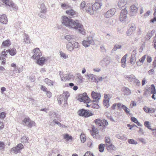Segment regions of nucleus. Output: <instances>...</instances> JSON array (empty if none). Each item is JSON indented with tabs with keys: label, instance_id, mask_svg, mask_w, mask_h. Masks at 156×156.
<instances>
[{
	"label": "nucleus",
	"instance_id": "obj_1",
	"mask_svg": "<svg viewBox=\"0 0 156 156\" xmlns=\"http://www.w3.org/2000/svg\"><path fill=\"white\" fill-rule=\"evenodd\" d=\"M62 23L70 29L78 30L79 32L83 35L85 34L83 25L78 20H74L66 16L62 17Z\"/></svg>",
	"mask_w": 156,
	"mask_h": 156
},
{
	"label": "nucleus",
	"instance_id": "obj_2",
	"mask_svg": "<svg viewBox=\"0 0 156 156\" xmlns=\"http://www.w3.org/2000/svg\"><path fill=\"white\" fill-rule=\"evenodd\" d=\"M94 122L95 123L100 127V128L102 130L105 129L106 127L108 125L107 121L105 119L101 120L98 119L95 120Z\"/></svg>",
	"mask_w": 156,
	"mask_h": 156
},
{
	"label": "nucleus",
	"instance_id": "obj_3",
	"mask_svg": "<svg viewBox=\"0 0 156 156\" xmlns=\"http://www.w3.org/2000/svg\"><path fill=\"white\" fill-rule=\"evenodd\" d=\"M127 11L126 9L125 8L122 9L120 14L119 20L120 21L123 23H128L127 20Z\"/></svg>",
	"mask_w": 156,
	"mask_h": 156
},
{
	"label": "nucleus",
	"instance_id": "obj_4",
	"mask_svg": "<svg viewBox=\"0 0 156 156\" xmlns=\"http://www.w3.org/2000/svg\"><path fill=\"white\" fill-rule=\"evenodd\" d=\"M22 124L24 126L31 128L36 126V123L33 121L30 120L29 117L25 118L22 121Z\"/></svg>",
	"mask_w": 156,
	"mask_h": 156
},
{
	"label": "nucleus",
	"instance_id": "obj_5",
	"mask_svg": "<svg viewBox=\"0 0 156 156\" xmlns=\"http://www.w3.org/2000/svg\"><path fill=\"white\" fill-rule=\"evenodd\" d=\"M33 55L31 58L34 60H36L42 56V53L39 48H37L33 51Z\"/></svg>",
	"mask_w": 156,
	"mask_h": 156
},
{
	"label": "nucleus",
	"instance_id": "obj_6",
	"mask_svg": "<svg viewBox=\"0 0 156 156\" xmlns=\"http://www.w3.org/2000/svg\"><path fill=\"white\" fill-rule=\"evenodd\" d=\"M24 148L23 145L21 143L18 144L16 146L12 148L11 150V152L17 154L20 153L21 151Z\"/></svg>",
	"mask_w": 156,
	"mask_h": 156
},
{
	"label": "nucleus",
	"instance_id": "obj_7",
	"mask_svg": "<svg viewBox=\"0 0 156 156\" xmlns=\"http://www.w3.org/2000/svg\"><path fill=\"white\" fill-rule=\"evenodd\" d=\"M94 41L92 37H89L83 41L82 44L86 48L89 47L91 44H94Z\"/></svg>",
	"mask_w": 156,
	"mask_h": 156
},
{
	"label": "nucleus",
	"instance_id": "obj_8",
	"mask_svg": "<svg viewBox=\"0 0 156 156\" xmlns=\"http://www.w3.org/2000/svg\"><path fill=\"white\" fill-rule=\"evenodd\" d=\"M78 114L79 115L85 117H88L93 115V114L88 110L83 109L79 110L78 112Z\"/></svg>",
	"mask_w": 156,
	"mask_h": 156
},
{
	"label": "nucleus",
	"instance_id": "obj_9",
	"mask_svg": "<svg viewBox=\"0 0 156 156\" xmlns=\"http://www.w3.org/2000/svg\"><path fill=\"white\" fill-rule=\"evenodd\" d=\"M8 7L17 9V7L14 3L13 2L10 0H1Z\"/></svg>",
	"mask_w": 156,
	"mask_h": 156
},
{
	"label": "nucleus",
	"instance_id": "obj_10",
	"mask_svg": "<svg viewBox=\"0 0 156 156\" xmlns=\"http://www.w3.org/2000/svg\"><path fill=\"white\" fill-rule=\"evenodd\" d=\"M78 100L80 101L83 102L87 103H89L90 101V98L87 95L86 93H84L83 94L80 95Z\"/></svg>",
	"mask_w": 156,
	"mask_h": 156
},
{
	"label": "nucleus",
	"instance_id": "obj_11",
	"mask_svg": "<svg viewBox=\"0 0 156 156\" xmlns=\"http://www.w3.org/2000/svg\"><path fill=\"white\" fill-rule=\"evenodd\" d=\"M91 95L92 98L95 100H93L92 101V102L96 101V102L98 103L101 99V95L100 93L92 91L91 93Z\"/></svg>",
	"mask_w": 156,
	"mask_h": 156
},
{
	"label": "nucleus",
	"instance_id": "obj_12",
	"mask_svg": "<svg viewBox=\"0 0 156 156\" xmlns=\"http://www.w3.org/2000/svg\"><path fill=\"white\" fill-rule=\"evenodd\" d=\"M91 134L94 138L99 139L101 137V136L99 134L98 129L94 127L92 128V131H91Z\"/></svg>",
	"mask_w": 156,
	"mask_h": 156
},
{
	"label": "nucleus",
	"instance_id": "obj_13",
	"mask_svg": "<svg viewBox=\"0 0 156 156\" xmlns=\"http://www.w3.org/2000/svg\"><path fill=\"white\" fill-rule=\"evenodd\" d=\"M102 0H95V2L92 5L94 11L99 9L102 6Z\"/></svg>",
	"mask_w": 156,
	"mask_h": 156
},
{
	"label": "nucleus",
	"instance_id": "obj_14",
	"mask_svg": "<svg viewBox=\"0 0 156 156\" xmlns=\"http://www.w3.org/2000/svg\"><path fill=\"white\" fill-rule=\"evenodd\" d=\"M85 11H86L91 15H92L94 14V9L93 6L90 3H88L87 5Z\"/></svg>",
	"mask_w": 156,
	"mask_h": 156
},
{
	"label": "nucleus",
	"instance_id": "obj_15",
	"mask_svg": "<svg viewBox=\"0 0 156 156\" xmlns=\"http://www.w3.org/2000/svg\"><path fill=\"white\" fill-rule=\"evenodd\" d=\"M46 61H47V60L45 57L41 56L36 60L35 62L38 65L42 66L45 63Z\"/></svg>",
	"mask_w": 156,
	"mask_h": 156
},
{
	"label": "nucleus",
	"instance_id": "obj_16",
	"mask_svg": "<svg viewBox=\"0 0 156 156\" xmlns=\"http://www.w3.org/2000/svg\"><path fill=\"white\" fill-rule=\"evenodd\" d=\"M115 12L116 9L115 8H112L106 12L105 16L107 18L111 17L115 14Z\"/></svg>",
	"mask_w": 156,
	"mask_h": 156
},
{
	"label": "nucleus",
	"instance_id": "obj_17",
	"mask_svg": "<svg viewBox=\"0 0 156 156\" xmlns=\"http://www.w3.org/2000/svg\"><path fill=\"white\" fill-rule=\"evenodd\" d=\"M67 13L70 18L75 17L77 16V13L73 9H70L66 11Z\"/></svg>",
	"mask_w": 156,
	"mask_h": 156
},
{
	"label": "nucleus",
	"instance_id": "obj_18",
	"mask_svg": "<svg viewBox=\"0 0 156 156\" xmlns=\"http://www.w3.org/2000/svg\"><path fill=\"white\" fill-rule=\"evenodd\" d=\"M131 15L134 16L137 13L138 10V8L134 5H132L130 8Z\"/></svg>",
	"mask_w": 156,
	"mask_h": 156
},
{
	"label": "nucleus",
	"instance_id": "obj_19",
	"mask_svg": "<svg viewBox=\"0 0 156 156\" xmlns=\"http://www.w3.org/2000/svg\"><path fill=\"white\" fill-rule=\"evenodd\" d=\"M125 96H128L130 95L131 94V90L128 88L126 87H123L121 90Z\"/></svg>",
	"mask_w": 156,
	"mask_h": 156
},
{
	"label": "nucleus",
	"instance_id": "obj_20",
	"mask_svg": "<svg viewBox=\"0 0 156 156\" xmlns=\"http://www.w3.org/2000/svg\"><path fill=\"white\" fill-rule=\"evenodd\" d=\"M8 22L7 17L5 14L0 15V23L6 24Z\"/></svg>",
	"mask_w": 156,
	"mask_h": 156
},
{
	"label": "nucleus",
	"instance_id": "obj_21",
	"mask_svg": "<svg viewBox=\"0 0 156 156\" xmlns=\"http://www.w3.org/2000/svg\"><path fill=\"white\" fill-rule=\"evenodd\" d=\"M128 55L126 54L122 58L121 60V66L124 68L126 67V58L127 56Z\"/></svg>",
	"mask_w": 156,
	"mask_h": 156
},
{
	"label": "nucleus",
	"instance_id": "obj_22",
	"mask_svg": "<svg viewBox=\"0 0 156 156\" xmlns=\"http://www.w3.org/2000/svg\"><path fill=\"white\" fill-rule=\"evenodd\" d=\"M125 78L129 82H133L135 80V76L133 75H129L125 76Z\"/></svg>",
	"mask_w": 156,
	"mask_h": 156
},
{
	"label": "nucleus",
	"instance_id": "obj_23",
	"mask_svg": "<svg viewBox=\"0 0 156 156\" xmlns=\"http://www.w3.org/2000/svg\"><path fill=\"white\" fill-rule=\"evenodd\" d=\"M65 39L69 42H72L76 40V37L73 35H66L65 37Z\"/></svg>",
	"mask_w": 156,
	"mask_h": 156
},
{
	"label": "nucleus",
	"instance_id": "obj_24",
	"mask_svg": "<svg viewBox=\"0 0 156 156\" xmlns=\"http://www.w3.org/2000/svg\"><path fill=\"white\" fill-rule=\"evenodd\" d=\"M66 48L70 52L73 51L74 50L73 45L70 42H69L68 43L66 44Z\"/></svg>",
	"mask_w": 156,
	"mask_h": 156
},
{
	"label": "nucleus",
	"instance_id": "obj_25",
	"mask_svg": "<svg viewBox=\"0 0 156 156\" xmlns=\"http://www.w3.org/2000/svg\"><path fill=\"white\" fill-rule=\"evenodd\" d=\"M69 94L67 91H66L63 93L62 95V98H63L65 104L67 103V99L69 96Z\"/></svg>",
	"mask_w": 156,
	"mask_h": 156
},
{
	"label": "nucleus",
	"instance_id": "obj_26",
	"mask_svg": "<svg viewBox=\"0 0 156 156\" xmlns=\"http://www.w3.org/2000/svg\"><path fill=\"white\" fill-rule=\"evenodd\" d=\"M30 141L29 139L28 136H24L21 139V142L23 144L26 143H29Z\"/></svg>",
	"mask_w": 156,
	"mask_h": 156
},
{
	"label": "nucleus",
	"instance_id": "obj_27",
	"mask_svg": "<svg viewBox=\"0 0 156 156\" xmlns=\"http://www.w3.org/2000/svg\"><path fill=\"white\" fill-rule=\"evenodd\" d=\"M84 78L80 73L77 74V77L76 80L77 82L79 83H81L83 82Z\"/></svg>",
	"mask_w": 156,
	"mask_h": 156
},
{
	"label": "nucleus",
	"instance_id": "obj_28",
	"mask_svg": "<svg viewBox=\"0 0 156 156\" xmlns=\"http://www.w3.org/2000/svg\"><path fill=\"white\" fill-rule=\"evenodd\" d=\"M11 67L14 68V69L12 71L13 73L12 74H11V75L12 76H13V74H14L15 73H16V72H17L18 67L15 63H12L11 64Z\"/></svg>",
	"mask_w": 156,
	"mask_h": 156
},
{
	"label": "nucleus",
	"instance_id": "obj_29",
	"mask_svg": "<svg viewBox=\"0 0 156 156\" xmlns=\"http://www.w3.org/2000/svg\"><path fill=\"white\" fill-rule=\"evenodd\" d=\"M23 42L25 44H28L30 43V39L28 35L25 34L23 36Z\"/></svg>",
	"mask_w": 156,
	"mask_h": 156
},
{
	"label": "nucleus",
	"instance_id": "obj_30",
	"mask_svg": "<svg viewBox=\"0 0 156 156\" xmlns=\"http://www.w3.org/2000/svg\"><path fill=\"white\" fill-rule=\"evenodd\" d=\"M127 0H120L118 3V5L119 8L124 7L127 3Z\"/></svg>",
	"mask_w": 156,
	"mask_h": 156
},
{
	"label": "nucleus",
	"instance_id": "obj_31",
	"mask_svg": "<svg viewBox=\"0 0 156 156\" xmlns=\"http://www.w3.org/2000/svg\"><path fill=\"white\" fill-rule=\"evenodd\" d=\"M149 90H150L151 94H156V89L154 85H151Z\"/></svg>",
	"mask_w": 156,
	"mask_h": 156
},
{
	"label": "nucleus",
	"instance_id": "obj_32",
	"mask_svg": "<svg viewBox=\"0 0 156 156\" xmlns=\"http://www.w3.org/2000/svg\"><path fill=\"white\" fill-rule=\"evenodd\" d=\"M86 5L85 2L84 1L82 2L80 5V9L83 11H85Z\"/></svg>",
	"mask_w": 156,
	"mask_h": 156
},
{
	"label": "nucleus",
	"instance_id": "obj_33",
	"mask_svg": "<svg viewBox=\"0 0 156 156\" xmlns=\"http://www.w3.org/2000/svg\"><path fill=\"white\" fill-rule=\"evenodd\" d=\"M115 136L117 138L120 139L122 140H127V137L125 135H123L122 136H120V134H117Z\"/></svg>",
	"mask_w": 156,
	"mask_h": 156
},
{
	"label": "nucleus",
	"instance_id": "obj_34",
	"mask_svg": "<svg viewBox=\"0 0 156 156\" xmlns=\"http://www.w3.org/2000/svg\"><path fill=\"white\" fill-rule=\"evenodd\" d=\"M106 147L107 150L109 151H111L112 150L115 151L116 149L115 147L113 145H112V144L107 145Z\"/></svg>",
	"mask_w": 156,
	"mask_h": 156
},
{
	"label": "nucleus",
	"instance_id": "obj_35",
	"mask_svg": "<svg viewBox=\"0 0 156 156\" xmlns=\"http://www.w3.org/2000/svg\"><path fill=\"white\" fill-rule=\"evenodd\" d=\"M40 12L45 13L46 12V8L44 3H42L40 6Z\"/></svg>",
	"mask_w": 156,
	"mask_h": 156
},
{
	"label": "nucleus",
	"instance_id": "obj_36",
	"mask_svg": "<svg viewBox=\"0 0 156 156\" xmlns=\"http://www.w3.org/2000/svg\"><path fill=\"white\" fill-rule=\"evenodd\" d=\"M11 44V43L10 41L8 40L4 41L2 44V46L4 47H8Z\"/></svg>",
	"mask_w": 156,
	"mask_h": 156
},
{
	"label": "nucleus",
	"instance_id": "obj_37",
	"mask_svg": "<svg viewBox=\"0 0 156 156\" xmlns=\"http://www.w3.org/2000/svg\"><path fill=\"white\" fill-rule=\"evenodd\" d=\"M9 54L12 56L15 55L16 53V51L15 48L11 49L8 50Z\"/></svg>",
	"mask_w": 156,
	"mask_h": 156
},
{
	"label": "nucleus",
	"instance_id": "obj_38",
	"mask_svg": "<svg viewBox=\"0 0 156 156\" xmlns=\"http://www.w3.org/2000/svg\"><path fill=\"white\" fill-rule=\"evenodd\" d=\"M63 138L64 139H65L66 140L68 141L69 140H72L73 137L68 134H65L62 135Z\"/></svg>",
	"mask_w": 156,
	"mask_h": 156
},
{
	"label": "nucleus",
	"instance_id": "obj_39",
	"mask_svg": "<svg viewBox=\"0 0 156 156\" xmlns=\"http://www.w3.org/2000/svg\"><path fill=\"white\" fill-rule=\"evenodd\" d=\"M86 76L88 77L89 80H94L96 79V76L93 74H87Z\"/></svg>",
	"mask_w": 156,
	"mask_h": 156
},
{
	"label": "nucleus",
	"instance_id": "obj_40",
	"mask_svg": "<svg viewBox=\"0 0 156 156\" xmlns=\"http://www.w3.org/2000/svg\"><path fill=\"white\" fill-rule=\"evenodd\" d=\"M136 62L135 55H132L130 58L129 62L131 64H134Z\"/></svg>",
	"mask_w": 156,
	"mask_h": 156
},
{
	"label": "nucleus",
	"instance_id": "obj_41",
	"mask_svg": "<svg viewBox=\"0 0 156 156\" xmlns=\"http://www.w3.org/2000/svg\"><path fill=\"white\" fill-rule=\"evenodd\" d=\"M103 59L104 60L105 66H107L109 65L110 63V58L108 57H106L104 58Z\"/></svg>",
	"mask_w": 156,
	"mask_h": 156
},
{
	"label": "nucleus",
	"instance_id": "obj_42",
	"mask_svg": "<svg viewBox=\"0 0 156 156\" xmlns=\"http://www.w3.org/2000/svg\"><path fill=\"white\" fill-rule=\"evenodd\" d=\"M44 82L49 86H51L53 85V82L48 78L45 79Z\"/></svg>",
	"mask_w": 156,
	"mask_h": 156
},
{
	"label": "nucleus",
	"instance_id": "obj_43",
	"mask_svg": "<svg viewBox=\"0 0 156 156\" xmlns=\"http://www.w3.org/2000/svg\"><path fill=\"white\" fill-rule=\"evenodd\" d=\"M105 144H100L99 146V151L101 152H103L105 148Z\"/></svg>",
	"mask_w": 156,
	"mask_h": 156
},
{
	"label": "nucleus",
	"instance_id": "obj_44",
	"mask_svg": "<svg viewBox=\"0 0 156 156\" xmlns=\"http://www.w3.org/2000/svg\"><path fill=\"white\" fill-rule=\"evenodd\" d=\"M60 56L64 59H67L68 58V55L62 51L59 52Z\"/></svg>",
	"mask_w": 156,
	"mask_h": 156
},
{
	"label": "nucleus",
	"instance_id": "obj_45",
	"mask_svg": "<svg viewBox=\"0 0 156 156\" xmlns=\"http://www.w3.org/2000/svg\"><path fill=\"white\" fill-rule=\"evenodd\" d=\"M8 51H5V50L3 51H2V54L1 55L2 57V59L5 58V57H6L7 55Z\"/></svg>",
	"mask_w": 156,
	"mask_h": 156
},
{
	"label": "nucleus",
	"instance_id": "obj_46",
	"mask_svg": "<svg viewBox=\"0 0 156 156\" xmlns=\"http://www.w3.org/2000/svg\"><path fill=\"white\" fill-rule=\"evenodd\" d=\"M80 137L82 142L84 143L86 141V137L84 134L82 133L81 134Z\"/></svg>",
	"mask_w": 156,
	"mask_h": 156
},
{
	"label": "nucleus",
	"instance_id": "obj_47",
	"mask_svg": "<svg viewBox=\"0 0 156 156\" xmlns=\"http://www.w3.org/2000/svg\"><path fill=\"white\" fill-rule=\"evenodd\" d=\"M131 120L132 121L136 123L139 126H141V124L139 122H138L137 119L133 117H132L131 118Z\"/></svg>",
	"mask_w": 156,
	"mask_h": 156
},
{
	"label": "nucleus",
	"instance_id": "obj_48",
	"mask_svg": "<svg viewBox=\"0 0 156 156\" xmlns=\"http://www.w3.org/2000/svg\"><path fill=\"white\" fill-rule=\"evenodd\" d=\"M122 108L126 114H129L130 110L126 106L124 105L122 106Z\"/></svg>",
	"mask_w": 156,
	"mask_h": 156
},
{
	"label": "nucleus",
	"instance_id": "obj_49",
	"mask_svg": "<svg viewBox=\"0 0 156 156\" xmlns=\"http://www.w3.org/2000/svg\"><path fill=\"white\" fill-rule=\"evenodd\" d=\"M128 142L129 144H132L136 145L137 144V142L133 139H128Z\"/></svg>",
	"mask_w": 156,
	"mask_h": 156
},
{
	"label": "nucleus",
	"instance_id": "obj_50",
	"mask_svg": "<svg viewBox=\"0 0 156 156\" xmlns=\"http://www.w3.org/2000/svg\"><path fill=\"white\" fill-rule=\"evenodd\" d=\"M105 141L106 144V146L109 144H111L109 138L108 137H105Z\"/></svg>",
	"mask_w": 156,
	"mask_h": 156
},
{
	"label": "nucleus",
	"instance_id": "obj_51",
	"mask_svg": "<svg viewBox=\"0 0 156 156\" xmlns=\"http://www.w3.org/2000/svg\"><path fill=\"white\" fill-rule=\"evenodd\" d=\"M63 100H64V99L62 98V95H60L58 97L57 100L59 105H61L62 104V101Z\"/></svg>",
	"mask_w": 156,
	"mask_h": 156
},
{
	"label": "nucleus",
	"instance_id": "obj_52",
	"mask_svg": "<svg viewBox=\"0 0 156 156\" xmlns=\"http://www.w3.org/2000/svg\"><path fill=\"white\" fill-rule=\"evenodd\" d=\"M144 125L148 129L152 130V129L151 128V126L149 123V122L147 121H146L144 122Z\"/></svg>",
	"mask_w": 156,
	"mask_h": 156
},
{
	"label": "nucleus",
	"instance_id": "obj_53",
	"mask_svg": "<svg viewBox=\"0 0 156 156\" xmlns=\"http://www.w3.org/2000/svg\"><path fill=\"white\" fill-rule=\"evenodd\" d=\"M122 46L121 45L116 44L114 46V48L112 49V51H116L117 49H120L121 48Z\"/></svg>",
	"mask_w": 156,
	"mask_h": 156
},
{
	"label": "nucleus",
	"instance_id": "obj_54",
	"mask_svg": "<svg viewBox=\"0 0 156 156\" xmlns=\"http://www.w3.org/2000/svg\"><path fill=\"white\" fill-rule=\"evenodd\" d=\"M5 143L3 142H0V151L3 150L5 148Z\"/></svg>",
	"mask_w": 156,
	"mask_h": 156
},
{
	"label": "nucleus",
	"instance_id": "obj_55",
	"mask_svg": "<svg viewBox=\"0 0 156 156\" xmlns=\"http://www.w3.org/2000/svg\"><path fill=\"white\" fill-rule=\"evenodd\" d=\"M103 104L104 105L108 108L109 106V101L104 100L103 101Z\"/></svg>",
	"mask_w": 156,
	"mask_h": 156
},
{
	"label": "nucleus",
	"instance_id": "obj_56",
	"mask_svg": "<svg viewBox=\"0 0 156 156\" xmlns=\"http://www.w3.org/2000/svg\"><path fill=\"white\" fill-rule=\"evenodd\" d=\"M29 100L30 103H32L33 105H36V102L34 99L30 98H29Z\"/></svg>",
	"mask_w": 156,
	"mask_h": 156
},
{
	"label": "nucleus",
	"instance_id": "obj_57",
	"mask_svg": "<svg viewBox=\"0 0 156 156\" xmlns=\"http://www.w3.org/2000/svg\"><path fill=\"white\" fill-rule=\"evenodd\" d=\"M109 95L107 94H105L104 96V100L109 101L110 98H109Z\"/></svg>",
	"mask_w": 156,
	"mask_h": 156
},
{
	"label": "nucleus",
	"instance_id": "obj_58",
	"mask_svg": "<svg viewBox=\"0 0 156 156\" xmlns=\"http://www.w3.org/2000/svg\"><path fill=\"white\" fill-rule=\"evenodd\" d=\"M154 16V18L153 19L151 20V22L152 23L156 21V8L155 9Z\"/></svg>",
	"mask_w": 156,
	"mask_h": 156
},
{
	"label": "nucleus",
	"instance_id": "obj_59",
	"mask_svg": "<svg viewBox=\"0 0 156 156\" xmlns=\"http://www.w3.org/2000/svg\"><path fill=\"white\" fill-rule=\"evenodd\" d=\"M6 113L4 112H2L0 114V118L1 119H3L6 116Z\"/></svg>",
	"mask_w": 156,
	"mask_h": 156
},
{
	"label": "nucleus",
	"instance_id": "obj_60",
	"mask_svg": "<svg viewBox=\"0 0 156 156\" xmlns=\"http://www.w3.org/2000/svg\"><path fill=\"white\" fill-rule=\"evenodd\" d=\"M100 49L101 51L102 52H106V49H105V47L103 45H101L100 47Z\"/></svg>",
	"mask_w": 156,
	"mask_h": 156
},
{
	"label": "nucleus",
	"instance_id": "obj_61",
	"mask_svg": "<svg viewBox=\"0 0 156 156\" xmlns=\"http://www.w3.org/2000/svg\"><path fill=\"white\" fill-rule=\"evenodd\" d=\"M46 92V94L47 97L49 98H50L52 96V93L49 91L47 90Z\"/></svg>",
	"mask_w": 156,
	"mask_h": 156
},
{
	"label": "nucleus",
	"instance_id": "obj_62",
	"mask_svg": "<svg viewBox=\"0 0 156 156\" xmlns=\"http://www.w3.org/2000/svg\"><path fill=\"white\" fill-rule=\"evenodd\" d=\"M84 156H94L92 153L90 152H87Z\"/></svg>",
	"mask_w": 156,
	"mask_h": 156
},
{
	"label": "nucleus",
	"instance_id": "obj_63",
	"mask_svg": "<svg viewBox=\"0 0 156 156\" xmlns=\"http://www.w3.org/2000/svg\"><path fill=\"white\" fill-rule=\"evenodd\" d=\"M80 46L79 44V43L77 42H75L73 44V47H74V48H78Z\"/></svg>",
	"mask_w": 156,
	"mask_h": 156
},
{
	"label": "nucleus",
	"instance_id": "obj_64",
	"mask_svg": "<svg viewBox=\"0 0 156 156\" xmlns=\"http://www.w3.org/2000/svg\"><path fill=\"white\" fill-rule=\"evenodd\" d=\"M138 140L140 141L143 144H145L146 143L145 140L143 138H139L138 139Z\"/></svg>",
	"mask_w": 156,
	"mask_h": 156
}]
</instances>
